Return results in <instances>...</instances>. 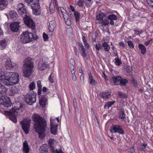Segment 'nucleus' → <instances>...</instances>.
<instances>
[{
	"label": "nucleus",
	"mask_w": 153,
	"mask_h": 153,
	"mask_svg": "<svg viewBox=\"0 0 153 153\" xmlns=\"http://www.w3.org/2000/svg\"><path fill=\"white\" fill-rule=\"evenodd\" d=\"M33 120L34 123V128L39 134V137L41 139H43L45 136V133L49 130L46 121L43 117L36 114L33 116Z\"/></svg>",
	"instance_id": "obj_1"
},
{
	"label": "nucleus",
	"mask_w": 153,
	"mask_h": 153,
	"mask_svg": "<svg viewBox=\"0 0 153 153\" xmlns=\"http://www.w3.org/2000/svg\"><path fill=\"white\" fill-rule=\"evenodd\" d=\"M14 64L10 59L7 60L6 62V68L7 69H10L13 67Z\"/></svg>",
	"instance_id": "obj_19"
},
{
	"label": "nucleus",
	"mask_w": 153,
	"mask_h": 153,
	"mask_svg": "<svg viewBox=\"0 0 153 153\" xmlns=\"http://www.w3.org/2000/svg\"><path fill=\"white\" fill-rule=\"evenodd\" d=\"M9 14L10 17L12 19H13L15 20L17 16L16 13L13 11H10Z\"/></svg>",
	"instance_id": "obj_28"
},
{
	"label": "nucleus",
	"mask_w": 153,
	"mask_h": 153,
	"mask_svg": "<svg viewBox=\"0 0 153 153\" xmlns=\"http://www.w3.org/2000/svg\"><path fill=\"white\" fill-rule=\"evenodd\" d=\"M23 151L24 153H28L30 149L27 140H25L23 143Z\"/></svg>",
	"instance_id": "obj_14"
},
{
	"label": "nucleus",
	"mask_w": 153,
	"mask_h": 153,
	"mask_svg": "<svg viewBox=\"0 0 153 153\" xmlns=\"http://www.w3.org/2000/svg\"><path fill=\"white\" fill-rule=\"evenodd\" d=\"M87 5V4L85 0H78L77 1V5L80 7H82L84 6V4Z\"/></svg>",
	"instance_id": "obj_29"
},
{
	"label": "nucleus",
	"mask_w": 153,
	"mask_h": 153,
	"mask_svg": "<svg viewBox=\"0 0 153 153\" xmlns=\"http://www.w3.org/2000/svg\"><path fill=\"white\" fill-rule=\"evenodd\" d=\"M43 36L44 40L45 41H47L48 39V35L44 33Z\"/></svg>",
	"instance_id": "obj_47"
},
{
	"label": "nucleus",
	"mask_w": 153,
	"mask_h": 153,
	"mask_svg": "<svg viewBox=\"0 0 153 153\" xmlns=\"http://www.w3.org/2000/svg\"><path fill=\"white\" fill-rule=\"evenodd\" d=\"M102 46L106 51H109L110 49V47L107 42H104L102 44Z\"/></svg>",
	"instance_id": "obj_32"
},
{
	"label": "nucleus",
	"mask_w": 153,
	"mask_h": 153,
	"mask_svg": "<svg viewBox=\"0 0 153 153\" xmlns=\"http://www.w3.org/2000/svg\"><path fill=\"white\" fill-rule=\"evenodd\" d=\"M118 116L121 119H124L126 117V114L124 109L122 107L118 112Z\"/></svg>",
	"instance_id": "obj_17"
},
{
	"label": "nucleus",
	"mask_w": 153,
	"mask_h": 153,
	"mask_svg": "<svg viewBox=\"0 0 153 153\" xmlns=\"http://www.w3.org/2000/svg\"><path fill=\"white\" fill-rule=\"evenodd\" d=\"M112 129L113 130L114 133H117L120 134H124V131L121 128V126L115 125H113L112 127Z\"/></svg>",
	"instance_id": "obj_10"
},
{
	"label": "nucleus",
	"mask_w": 153,
	"mask_h": 153,
	"mask_svg": "<svg viewBox=\"0 0 153 153\" xmlns=\"http://www.w3.org/2000/svg\"><path fill=\"white\" fill-rule=\"evenodd\" d=\"M3 75L2 73H0V82L4 84V82L5 79L4 78V72L3 73Z\"/></svg>",
	"instance_id": "obj_35"
},
{
	"label": "nucleus",
	"mask_w": 153,
	"mask_h": 153,
	"mask_svg": "<svg viewBox=\"0 0 153 153\" xmlns=\"http://www.w3.org/2000/svg\"><path fill=\"white\" fill-rule=\"evenodd\" d=\"M128 81L127 79H121L119 83L121 85H125L127 82Z\"/></svg>",
	"instance_id": "obj_38"
},
{
	"label": "nucleus",
	"mask_w": 153,
	"mask_h": 153,
	"mask_svg": "<svg viewBox=\"0 0 153 153\" xmlns=\"http://www.w3.org/2000/svg\"><path fill=\"white\" fill-rule=\"evenodd\" d=\"M117 18V16L114 14L110 15L108 17V19L109 20H116Z\"/></svg>",
	"instance_id": "obj_33"
},
{
	"label": "nucleus",
	"mask_w": 153,
	"mask_h": 153,
	"mask_svg": "<svg viewBox=\"0 0 153 153\" xmlns=\"http://www.w3.org/2000/svg\"><path fill=\"white\" fill-rule=\"evenodd\" d=\"M79 46V49L81 52V54L83 57H85L86 55V49L84 48L82 43L81 42L78 43Z\"/></svg>",
	"instance_id": "obj_13"
},
{
	"label": "nucleus",
	"mask_w": 153,
	"mask_h": 153,
	"mask_svg": "<svg viewBox=\"0 0 153 153\" xmlns=\"http://www.w3.org/2000/svg\"><path fill=\"white\" fill-rule=\"evenodd\" d=\"M56 153H64L61 149H58L55 150Z\"/></svg>",
	"instance_id": "obj_57"
},
{
	"label": "nucleus",
	"mask_w": 153,
	"mask_h": 153,
	"mask_svg": "<svg viewBox=\"0 0 153 153\" xmlns=\"http://www.w3.org/2000/svg\"><path fill=\"white\" fill-rule=\"evenodd\" d=\"M132 148H131L130 151L129 152L131 153H134L135 151V148L134 146L132 147Z\"/></svg>",
	"instance_id": "obj_56"
},
{
	"label": "nucleus",
	"mask_w": 153,
	"mask_h": 153,
	"mask_svg": "<svg viewBox=\"0 0 153 153\" xmlns=\"http://www.w3.org/2000/svg\"><path fill=\"white\" fill-rule=\"evenodd\" d=\"M11 30L13 32H17L19 28V23L17 22H14L11 24L10 25Z\"/></svg>",
	"instance_id": "obj_12"
},
{
	"label": "nucleus",
	"mask_w": 153,
	"mask_h": 153,
	"mask_svg": "<svg viewBox=\"0 0 153 153\" xmlns=\"http://www.w3.org/2000/svg\"><path fill=\"white\" fill-rule=\"evenodd\" d=\"M138 47L141 51V53L143 55L146 53V49L144 46L141 44L139 45Z\"/></svg>",
	"instance_id": "obj_26"
},
{
	"label": "nucleus",
	"mask_w": 153,
	"mask_h": 153,
	"mask_svg": "<svg viewBox=\"0 0 153 153\" xmlns=\"http://www.w3.org/2000/svg\"><path fill=\"white\" fill-rule=\"evenodd\" d=\"M37 39L38 36L36 35L27 31L23 32L20 36L21 42L23 43H29L37 40Z\"/></svg>",
	"instance_id": "obj_5"
},
{
	"label": "nucleus",
	"mask_w": 153,
	"mask_h": 153,
	"mask_svg": "<svg viewBox=\"0 0 153 153\" xmlns=\"http://www.w3.org/2000/svg\"><path fill=\"white\" fill-rule=\"evenodd\" d=\"M88 75L89 77V79L90 80V84L92 85L94 84L95 81L93 79V76L91 74L90 72H89V73H88Z\"/></svg>",
	"instance_id": "obj_31"
},
{
	"label": "nucleus",
	"mask_w": 153,
	"mask_h": 153,
	"mask_svg": "<svg viewBox=\"0 0 153 153\" xmlns=\"http://www.w3.org/2000/svg\"><path fill=\"white\" fill-rule=\"evenodd\" d=\"M50 149L52 152V153H55L56 152L55 151L54 147L53 146H50Z\"/></svg>",
	"instance_id": "obj_53"
},
{
	"label": "nucleus",
	"mask_w": 153,
	"mask_h": 153,
	"mask_svg": "<svg viewBox=\"0 0 153 153\" xmlns=\"http://www.w3.org/2000/svg\"><path fill=\"white\" fill-rule=\"evenodd\" d=\"M71 72L72 74H75V71L74 69V67L73 66H72V70L71 71Z\"/></svg>",
	"instance_id": "obj_64"
},
{
	"label": "nucleus",
	"mask_w": 153,
	"mask_h": 153,
	"mask_svg": "<svg viewBox=\"0 0 153 153\" xmlns=\"http://www.w3.org/2000/svg\"><path fill=\"white\" fill-rule=\"evenodd\" d=\"M37 5L35 4L32 5L31 7L33 9V13L36 15H39L41 13V10L40 9V7L39 5V3L37 4Z\"/></svg>",
	"instance_id": "obj_11"
},
{
	"label": "nucleus",
	"mask_w": 153,
	"mask_h": 153,
	"mask_svg": "<svg viewBox=\"0 0 153 153\" xmlns=\"http://www.w3.org/2000/svg\"><path fill=\"white\" fill-rule=\"evenodd\" d=\"M134 31L135 32L136 34L137 35H139L142 33V30L140 31H138L137 30H134Z\"/></svg>",
	"instance_id": "obj_55"
},
{
	"label": "nucleus",
	"mask_w": 153,
	"mask_h": 153,
	"mask_svg": "<svg viewBox=\"0 0 153 153\" xmlns=\"http://www.w3.org/2000/svg\"><path fill=\"white\" fill-rule=\"evenodd\" d=\"M53 76L52 74H51L49 76L48 79L50 82L51 83H53Z\"/></svg>",
	"instance_id": "obj_43"
},
{
	"label": "nucleus",
	"mask_w": 153,
	"mask_h": 153,
	"mask_svg": "<svg viewBox=\"0 0 153 153\" xmlns=\"http://www.w3.org/2000/svg\"><path fill=\"white\" fill-rule=\"evenodd\" d=\"M4 85L7 86L17 84L19 82V75L13 72H4Z\"/></svg>",
	"instance_id": "obj_3"
},
{
	"label": "nucleus",
	"mask_w": 153,
	"mask_h": 153,
	"mask_svg": "<svg viewBox=\"0 0 153 153\" xmlns=\"http://www.w3.org/2000/svg\"><path fill=\"white\" fill-rule=\"evenodd\" d=\"M55 120L54 119H53L51 118L50 119V122H51V123H53V125H58V124L56 123H55Z\"/></svg>",
	"instance_id": "obj_46"
},
{
	"label": "nucleus",
	"mask_w": 153,
	"mask_h": 153,
	"mask_svg": "<svg viewBox=\"0 0 153 153\" xmlns=\"http://www.w3.org/2000/svg\"><path fill=\"white\" fill-rule=\"evenodd\" d=\"M12 103L10 98L6 96H3L0 98V104L2 105H9Z\"/></svg>",
	"instance_id": "obj_9"
},
{
	"label": "nucleus",
	"mask_w": 153,
	"mask_h": 153,
	"mask_svg": "<svg viewBox=\"0 0 153 153\" xmlns=\"http://www.w3.org/2000/svg\"><path fill=\"white\" fill-rule=\"evenodd\" d=\"M147 2L148 4L151 6H153V1L151 0H147Z\"/></svg>",
	"instance_id": "obj_50"
},
{
	"label": "nucleus",
	"mask_w": 153,
	"mask_h": 153,
	"mask_svg": "<svg viewBox=\"0 0 153 153\" xmlns=\"http://www.w3.org/2000/svg\"><path fill=\"white\" fill-rule=\"evenodd\" d=\"M47 99L44 96H42L39 100V103L40 105H45L47 104Z\"/></svg>",
	"instance_id": "obj_16"
},
{
	"label": "nucleus",
	"mask_w": 153,
	"mask_h": 153,
	"mask_svg": "<svg viewBox=\"0 0 153 153\" xmlns=\"http://www.w3.org/2000/svg\"><path fill=\"white\" fill-rule=\"evenodd\" d=\"M36 93L33 91H29L26 95V102L27 104L31 105L36 102Z\"/></svg>",
	"instance_id": "obj_6"
},
{
	"label": "nucleus",
	"mask_w": 153,
	"mask_h": 153,
	"mask_svg": "<svg viewBox=\"0 0 153 153\" xmlns=\"http://www.w3.org/2000/svg\"><path fill=\"white\" fill-rule=\"evenodd\" d=\"M23 17V20L26 25L29 28L34 29L35 26V23L30 17L27 15Z\"/></svg>",
	"instance_id": "obj_8"
},
{
	"label": "nucleus",
	"mask_w": 153,
	"mask_h": 153,
	"mask_svg": "<svg viewBox=\"0 0 153 153\" xmlns=\"http://www.w3.org/2000/svg\"><path fill=\"white\" fill-rule=\"evenodd\" d=\"M74 15L75 18L76 22L78 21L80 16V13L77 11H75L74 13Z\"/></svg>",
	"instance_id": "obj_34"
},
{
	"label": "nucleus",
	"mask_w": 153,
	"mask_h": 153,
	"mask_svg": "<svg viewBox=\"0 0 153 153\" xmlns=\"http://www.w3.org/2000/svg\"><path fill=\"white\" fill-rule=\"evenodd\" d=\"M48 65L45 63L42 62H40L38 65V68L41 71H42L46 69Z\"/></svg>",
	"instance_id": "obj_20"
},
{
	"label": "nucleus",
	"mask_w": 153,
	"mask_h": 153,
	"mask_svg": "<svg viewBox=\"0 0 153 153\" xmlns=\"http://www.w3.org/2000/svg\"><path fill=\"white\" fill-rule=\"evenodd\" d=\"M53 144V139H50L48 141V144L49 146H52Z\"/></svg>",
	"instance_id": "obj_48"
},
{
	"label": "nucleus",
	"mask_w": 153,
	"mask_h": 153,
	"mask_svg": "<svg viewBox=\"0 0 153 153\" xmlns=\"http://www.w3.org/2000/svg\"><path fill=\"white\" fill-rule=\"evenodd\" d=\"M8 4L7 0H0V7L2 9H4L7 7Z\"/></svg>",
	"instance_id": "obj_22"
},
{
	"label": "nucleus",
	"mask_w": 153,
	"mask_h": 153,
	"mask_svg": "<svg viewBox=\"0 0 153 153\" xmlns=\"http://www.w3.org/2000/svg\"><path fill=\"white\" fill-rule=\"evenodd\" d=\"M74 52L76 53V55L78 56L79 57V53L77 52L78 49L76 47H75L74 48Z\"/></svg>",
	"instance_id": "obj_51"
},
{
	"label": "nucleus",
	"mask_w": 153,
	"mask_h": 153,
	"mask_svg": "<svg viewBox=\"0 0 153 153\" xmlns=\"http://www.w3.org/2000/svg\"><path fill=\"white\" fill-rule=\"evenodd\" d=\"M84 45L85 46L86 48L88 49L89 48V46L87 42L84 43Z\"/></svg>",
	"instance_id": "obj_59"
},
{
	"label": "nucleus",
	"mask_w": 153,
	"mask_h": 153,
	"mask_svg": "<svg viewBox=\"0 0 153 153\" xmlns=\"http://www.w3.org/2000/svg\"><path fill=\"white\" fill-rule=\"evenodd\" d=\"M128 45L131 48H133L134 46L132 42L131 41H129L128 42Z\"/></svg>",
	"instance_id": "obj_44"
},
{
	"label": "nucleus",
	"mask_w": 153,
	"mask_h": 153,
	"mask_svg": "<svg viewBox=\"0 0 153 153\" xmlns=\"http://www.w3.org/2000/svg\"><path fill=\"white\" fill-rule=\"evenodd\" d=\"M117 59H115L114 60H115V63L117 65H119L121 64V61L119 60V58L117 56Z\"/></svg>",
	"instance_id": "obj_39"
},
{
	"label": "nucleus",
	"mask_w": 153,
	"mask_h": 153,
	"mask_svg": "<svg viewBox=\"0 0 153 153\" xmlns=\"http://www.w3.org/2000/svg\"><path fill=\"white\" fill-rule=\"evenodd\" d=\"M33 67V63L32 59H28L24 60L23 72L25 77H28L30 76Z\"/></svg>",
	"instance_id": "obj_4"
},
{
	"label": "nucleus",
	"mask_w": 153,
	"mask_h": 153,
	"mask_svg": "<svg viewBox=\"0 0 153 153\" xmlns=\"http://www.w3.org/2000/svg\"><path fill=\"white\" fill-rule=\"evenodd\" d=\"M133 85L135 87H136L137 86V82L135 81H133Z\"/></svg>",
	"instance_id": "obj_60"
},
{
	"label": "nucleus",
	"mask_w": 153,
	"mask_h": 153,
	"mask_svg": "<svg viewBox=\"0 0 153 153\" xmlns=\"http://www.w3.org/2000/svg\"><path fill=\"white\" fill-rule=\"evenodd\" d=\"M7 91V89L6 88L0 83V94H5Z\"/></svg>",
	"instance_id": "obj_24"
},
{
	"label": "nucleus",
	"mask_w": 153,
	"mask_h": 153,
	"mask_svg": "<svg viewBox=\"0 0 153 153\" xmlns=\"http://www.w3.org/2000/svg\"><path fill=\"white\" fill-rule=\"evenodd\" d=\"M35 83L33 82H32L29 85V88L31 91H32L33 89L35 88Z\"/></svg>",
	"instance_id": "obj_37"
},
{
	"label": "nucleus",
	"mask_w": 153,
	"mask_h": 153,
	"mask_svg": "<svg viewBox=\"0 0 153 153\" xmlns=\"http://www.w3.org/2000/svg\"><path fill=\"white\" fill-rule=\"evenodd\" d=\"M141 151H142L145 152L147 151V149L146 148V147H142L141 148Z\"/></svg>",
	"instance_id": "obj_63"
},
{
	"label": "nucleus",
	"mask_w": 153,
	"mask_h": 153,
	"mask_svg": "<svg viewBox=\"0 0 153 153\" xmlns=\"http://www.w3.org/2000/svg\"><path fill=\"white\" fill-rule=\"evenodd\" d=\"M25 7L23 4L20 3L18 5L17 7V9L18 10L22 9L23 8H24Z\"/></svg>",
	"instance_id": "obj_41"
},
{
	"label": "nucleus",
	"mask_w": 153,
	"mask_h": 153,
	"mask_svg": "<svg viewBox=\"0 0 153 153\" xmlns=\"http://www.w3.org/2000/svg\"><path fill=\"white\" fill-rule=\"evenodd\" d=\"M119 96L121 98H125L126 97V96L125 94H123L120 92H119L118 93Z\"/></svg>",
	"instance_id": "obj_42"
},
{
	"label": "nucleus",
	"mask_w": 153,
	"mask_h": 153,
	"mask_svg": "<svg viewBox=\"0 0 153 153\" xmlns=\"http://www.w3.org/2000/svg\"><path fill=\"white\" fill-rule=\"evenodd\" d=\"M104 16V14L103 13H100L98 15L96 16V19L98 20H101L102 19Z\"/></svg>",
	"instance_id": "obj_36"
},
{
	"label": "nucleus",
	"mask_w": 153,
	"mask_h": 153,
	"mask_svg": "<svg viewBox=\"0 0 153 153\" xmlns=\"http://www.w3.org/2000/svg\"><path fill=\"white\" fill-rule=\"evenodd\" d=\"M52 123H51V133L53 135H55L56 134L57 131V128L58 125H53Z\"/></svg>",
	"instance_id": "obj_21"
},
{
	"label": "nucleus",
	"mask_w": 153,
	"mask_h": 153,
	"mask_svg": "<svg viewBox=\"0 0 153 153\" xmlns=\"http://www.w3.org/2000/svg\"><path fill=\"white\" fill-rule=\"evenodd\" d=\"M7 44V41L5 39L1 40L0 41V49L2 50L4 49Z\"/></svg>",
	"instance_id": "obj_23"
},
{
	"label": "nucleus",
	"mask_w": 153,
	"mask_h": 153,
	"mask_svg": "<svg viewBox=\"0 0 153 153\" xmlns=\"http://www.w3.org/2000/svg\"><path fill=\"white\" fill-rule=\"evenodd\" d=\"M111 94L110 92H104L101 93L100 96L104 99L106 100L109 98Z\"/></svg>",
	"instance_id": "obj_18"
},
{
	"label": "nucleus",
	"mask_w": 153,
	"mask_h": 153,
	"mask_svg": "<svg viewBox=\"0 0 153 153\" xmlns=\"http://www.w3.org/2000/svg\"><path fill=\"white\" fill-rule=\"evenodd\" d=\"M41 150L40 151V153H48V151H47V149L43 148V146H41Z\"/></svg>",
	"instance_id": "obj_40"
},
{
	"label": "nucleus",
	"mask_w": 153,
	"mask_h": 153,
	"mask_svg": "<svg viewBox=\"0 0 153 153\" xmlns=\"http://www.w3.org/2000/svg\"><path fill=\"white\" fill-rule=\"evenodd\" d=\"M102 24L105 25H108L109 23V22L108 21L106 20H102Z\"/></svg>",
	"instance_id": "obj_45"
},
{
	"label": "nucleus",
	"mask_w": 153,
	"mask_h": 153,
	"mask_svg": "<svg viewBox=\"0 0 153 153\" xmlns=\"http://www.w3.org/2000/svg\"><path fill=\"white\" fill-rule=\"evenodd\" d=\"M115 102V101H113L111 102H107V103L105 104V105H112Z\"/></svg>",
	"instance_id": "obj_52"
},
{
	"label": "nucleus",
	"mask_w": 153,
	"mask_h": 153,
	"mask_svg": "<svg viewBox=\"0 0 153 153\" xmlns=\"http://www.w3.org/2000/svg\"><path fill=\"white\" fill-rule=\"evenodd\" d=\"M72 79L73 81H75L76 79V77L75 74H72Z\"/></svg>",
	"instance_id": "obj_58"
},
{
	"label": "nucleus",
	"mask_w": 153,
	"mask_h": 153,
	"mask_svg": "<svg viewBox=\"0 0 153 153\" xmlns=\"http://www.w3.org/2000/svg\"><path fill=\"white\" fill-rule=\"evenodd\" d=\"M56 27V24L55 22L52 21L49 22V30L51 34L52 35V33L53 31Z\"/></svg>",
	"instance_id": "obj_15"
},
{
	"label": "nucleus",
	"mask_w": 153,
	"mask_h": 153,
	"mask_svg": "<svg viewBox=\"0 0 153 153\" xmlns=\"http://www.w3.org/2000/svg\"><path fill=\"white\" fill-rule=\"evenodd\" d=\"M119 45L120 46L123 47H124L125 46V44L123 42H120L119 43Z\"/></svg>",
	"instance_id": "obj_61"
},
{
	"label": "nucleus",
	"mask_w": 153,
	"mask_h": 153,
	"mask_svg": "<svg viewBox=\"0 0 153 153\" xmlns=\"http://www.w3.org/2000/svg\"><path fill=\"white\" fill-rule=\"evenodd\" d=\"M11 106H3L4 108L0 109V112L7 116L9 119L14 123L17 122L16 116L18 115V113L21 112L23 106H19V108H17L14 106V108H12L11 109L8 110L7 108Z\"/></svg>",
	"instance_id": "obj_2"
},
{
	"label": "nucleus",
	"mask_w": 153,
	"mask_h": 153,
	"mask_svg": "<svg viewBox=\"0 0 153 153\" xmlns=\"http://www.w3.org/2000/svg\"><path fill=\"white\" fill-rule=\"evenodd\" d=\"M30 121V120L25 119L21 121L20 123L22 129L26 134H27L29 133Z\"/></svg>",
	"instance_id": "obj_7"
},
{
	"label": "nucleus",
	"mask_w": 153,
	"mask_h": 153,
	"mask_svg": "<svg viewBox=\"0 0 153 153\" xmlns=\"http://www.w3.org/2000/svg\"><path fill=\"white\" fill-rule=\"evenodd\" d=\"M18 11L19 14L23 17L26 15V11L25 7L18 10Z\"/></svg>",
	"instance_id": "obj_30"
},
{
	"label": "nucleus",
	"mask_w": 153,
	"mask_h": 153,
	"mask_svg": "<svg viewBox=\"0 0 153 153\" xmlns=\"http://www.w3.org/2000/svg\"><path fill=\"white\" fill-rule=\"evenodd\" d=\"M102 49V47L101 45L98 46L96 44V50L99 51Z\"/></svg>",
	"instance_id": "obj_62"
},
{
	"label": "nucleus",
	"mask_w": 153,
	"mask_h": 153,
	"mask_svg": "<svg viewBox=\"0 0 153 153\" xmlns=\"http://www.w3.org/2000/svg\"><path fill=\"white\" fill-rule=\"evenodd\" d=\"M121 77L119 76H113L112 77V79L113 83L116 85H117V83L120 81Z\"/></svg>",
	"instance_id": "obj_27"
},
{
	"label": "nucleus",
	"mask_w": 153,
	"mask_h": 153,
	"mask_svg": "<svg viewBox=\"0 0 153 153\" xmlns=\"http://www.w3.org/2000/svg\"><path fill=\"white\" fill-rule=\"evenodd\" d=\"M37 85L39 88L41 89L42 86L41 84V81L39 80L37 82Z\"/></svg>",
	"instance_id": "obj_49"
},
{
	"label": "nucleus",
	"mask_w": 153,
	"mask_h": 153,
	"mask_svg": "<svg viewBox=\"0 0 153 153\" xmlns=\"http://www.w3.org/2000/svg\"><path fill=\"white\" fill-rule=\"evenodd\" d=\"M67 21H65V23L67 25L69 26L71 24L70 21L69 19L68 18H67Z\"/></svg>",
	"instance_id": "obj_54"
},
{
	"label": "nucleus",
	"mask_w": 153,
	"mask_h": 153,
	"mask_svg": "<svg viewBox=\"0 0 153 153\" xmlns=\"http://www.w3.org/2000/svg\"><path fill=\"white\" fill-rule=\"evenodd\" d=\"M25 1L28 4H29L31 7L32 5L35 4L37 5V4L39 3V0H25Z\"/></svg>",
	"instance_id": "obj_25"
}]
</instances>
